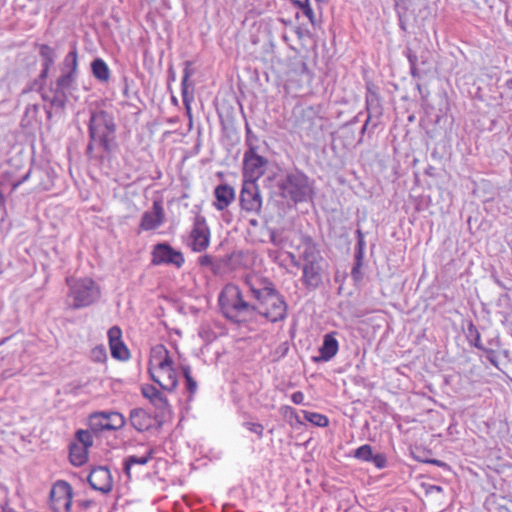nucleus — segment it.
<instances>
[{
	"label": "nucleus",
	"mask_w": 512,
	"mask_h": 512,
	"mask_svg": "<svg viewBox=\"0 0 512 512\" xmlns=\"http://www.w3.org/2000/svg\"><path fill=\"white\" fill-rule=\"evenodd\" d=\"M28 176H29V173H27V174L24 176L23 180L27 179V178H28Z\"/></svg>",
	"instance_id": "obj_49"
},
{
	"label": "nucleus",
	"mask_w": 512,
	"mask_h": 512,
	"mask_svg": "<svg viewBox=\"0 0 512 512\" xmlns=\"http://www.w3.org/2000/svg\"><path fill=\"white\" fill-rule=\"evenodd\" d=\"M142 395L150 400V402L159 409H166L168 407V401L163 397L161 392L153 385H144L141 388Z\"/></svg>",
	"instance_id": "obj_22"
},
{
	"label": "nucleus",
	"mask_w": 512,
	"mask_h": 512,
	"mask_svg": "<svg viewBox=\"0 0 512 512\" xmlns=\"http://www.w3.org/2000/svg\"><path fill=\"white\" fill-rule=\"evenodd\" d=\"M366 109L368 113L367 120L362 128L364 131L368 124H372L376 127L383 114V108L380 102V98L376 93L370 92L366 96Z\"/></svg>",
	"instance_id": "obj_15"
},
{
	"label": "nucleus",
	"mask_w": 512,
	"mask_h": 512,
	"mask_svg": "<svg viewBox=\"0 0 512 512\" xmlns=\"http://www.w3.org/2000/svg\"><path fill=\"white\" fill-rule=\"evenodd\" d=\"M126 419L119 412H95L89 417V427L95 432L118 430L124 427Z\"/></svg>",
	"instance_id": "obj_9"
},
{
	"label": "nucleus",
	"mask_w": 512,
	"mask_h": 512,
	"mask_svg": "<svg viewBox=\"0 0 512 512\" xmlns=\"http://www.w3.org/2000/svg\"><path fill=\"white\" fill-rule=\"evenodd\" d=\"M219 305L227 318H236L240 313L246 311L249 304L244 301L238 286L227 284L220 296Z\"/></svg>",
	"instance_id": "obj_4"
},
{
	"label": "nucleus",
	"mask_w": 512,
	"mask_h": 512,
	"mask_svg": "<svg viewBox=\"0 0 512 512\" xmlns=\"http://www.w3.org/2000/svg\"><path fill=\"white\" fill-rule=\"evenodd\" d=\"M88 482L94 490L108 493L113 488V478L107 467L99 466L91 470Z\"/></svg>",
	"instance_id": "obj_14"
},
{
	"label": "nucleus",
	"mask_w": 512,
	"mask_h": 512,
	"mask_svg": "<svg viewBox=\"0 0 512 512\" xmlns=\"http://www.w3.org/2000/svg\"><path fill=\"white\" fill-rule=\"evenodd\" d=\"M100 295L99 288L92 279L77 281L71 288L73 308H82L91 305Z\"/></svg>",
	"instance_id": "obj_6"
},
{
	"label": "nucleus",
	"mask_w": 512,
	"mask_h": 512,
	"mask_svg": "<svg viewBox=\"0 0 512 512\" xmlns=\"http://www.w3.org/2000/svg\"><path fill=\"white\" fill-rule=\"evenodd\" d=\"M467 329L468 335L471 338V344L477 349L484 350L481 334L477 327L472 322H470Z\"/></svg>",
	"instance_id": "obj_30"
},
{
	"label": "nucleus",
	"mask_w": 512,
	"mask_h": 512,
	"mask_svg": "<svg viewBox=\"0 0 512 512\" xmlns=\"http://www.w3.org/2000/svg\"><path fill=\"white\" fill-rule=\"evenodd\" d=\"M93 445V437L88 430H79L76 440L70 444L69 459L74 466H82L88 461L89 448Z\"/></svg>",
	"instance_id": "obj_8"
},
{
	"label": "nucleus",
	"mask_w": 512,
	"mask_h": 512,
	"mask_svg": "<svg viewBox=\"0 0 512 512\" xmlns=\"http://www.w3.org/2000/svg\"><path fill=\"white\" fill-rule=\"evenodd\" d=\"M151 457H152V450L147 451L146 454L142 455V456H136V455L129 456L125 460V463H124L125 473L130 477V471H131V468L133 465H135V464L145 465L148 463V461L151 459Z\"/></svg>",
	"instance_id": "obj_28"
},
{
	"label": "nucleus",
	"mask_w": 512,
	"mask_h": 512,
	"mask_svg": "<svg viewBox=\"0 0 512 512\" xmlns=\"http://www.w3.org/2000/svg\"><path fill=\"white\" fill-rule=\"evenodd\" d=\"M93 156H94V157H100V158H103V157H104V155H102V154H96V155H93Z\"/></svg>",
	"instance_id": "obj_48"
},
{
	"label": "nucleus",
	"mask_w": 512,
	"mask_h": 512,
	"mask_svg": "<svg viewBox=\"0 0 512 512\" xmlns=\"http://www.w3.org/2000/svg\"><path fill=\"white\" fill-rule=\"evenodd\" d=\"M292 1L299 6H303L304 3L308 2V0H292Z\"/></svg>",
	"instance_id": "obj_46"
},
{
	"label": "nucleus",
	"mask_w": 512,
	"mask_h": 512,
	"mask_svg": "<svg viewBox=\"0 0 512 512\" xmlns=\"http://www.w3.org/2000/svg\"><path fill=\"white\" fill-rule=\"evenodd\" d=\"M244 427L250 432L256 434L259 438L263 437L264 434V426L260 423L254 422H246L244 423Z\"/></svg>",
	"instance_id": "obj_35"
},
{
	"label": "nucleus",
	"mask_w": 512,
	"mask_h": 512,
	"mask_svg": "<svg viewBox=\"0 0 512 512\" xmlns=\"http://www.w3.org/2000/svg\"><path fill=\"white\" fill-rule=\"evenodd\" d=\"M182 374L185 378L186 389L189 392V394L192 396L197 391V383L191 375L190 368L188 366H183Z\"/></svg>",
	"instance_id": "obj_33"
},
{
	"label": "nucleus",
	"mask_w": 512,
	"mask_h": 512,
	"mask_svg": "<svg viewBox=\"0 0 512 512\" xmlns=\"http://www.w3.org/2000/svg\"><path fill=\"white\" fill-rule=\"evenodd\" d=\"M51 50L47 46L41 48V54L46 58L50 54Z\"/></svg>",
	"instance_id": "obj_43"
},
{
	"label": "nucleus",
	"mask_w": 512,
	"mask_h": 512,
	"mask_svg": "<svg viewBox=\"0 0 512 512\" xmlns=\"http://www.w3.org/2000/svg\"><path fill=\"white\" fill-rule=\"evenodd\" d=\"M64 85V75L59 76L57 79V88L55 94L51 98V110L57 112L64 108V92L62 90Z\"/></svg>",
	"instance_id": "obj_25"
},
{
	"label": "nucleus",
	"mask_w": 512,
	"mask_h": 512,
	"mask_svg": "<svg viewBox=\"0 0 512 512\" xmlns=\"http://www.w3.org/2000/svg\"><path fill=\"white\" fill-rule=\"evenodd\" d=\"M50 507L54 512L64 510V481H57L50 491Z\"/></svg>",
	"instance_id": "obj_21"
},
{
	"label": "nucleus",
	"mask_w": 512,
	"mask_h": 512,
	"mask_svg": "<svg viewBox=\"0 0 512 512\" xmlns=\"http://www.w3.org/2000/svg\"><path fill=\"white\" fill-rule=\"evenodd\" d=\"M214 195L215 202L213 205L218 211L228 208L235 199L234 189L227 184L218 185L214 190Z\"/></svg>",
	"instance_id": "obj_17"
},
{
	"label": "nucleus",
	"mask_w": 512,
	"mask_h": 512,
	"mask_svg": "<svg viewBox=\"0 0 512 512\" xmlns=\"http://www.w3.org/2000/svg\"><path fill=\"white\" fill-rule=\"evenodd\" d=\"M321 262L304 263L302 281L307 287L317 288L322 283Z\"/></svg>",
	"instance_id": "obj_16"
},
{
	"label": "nucleus",
	"mask_w": 512,
	"mask_h": 512,
	"mask_svg": "<svg viewBox=\"0 0 512 512\" xmlns=\"http://www.w3.org/2000/svg\"><path fill=\"white\" fill-rule=\"evenodd\" d=\"M285 189L295 202L306 201L313 194L308 178L299 172L290 174L287 177Z\"/></svg>",
	"instance_id": "obj_10"
},
{
	"label": "nucleus",
	"mask_w": 512,
	"mask_h": 512,
	"mask_svg": "<svg viewBox=\"0 0 512 512\" xmlns=\"http://www.w3.org/2000/svg\"><path fill=\"white\" fill-rule=\"evenodd\" d=\"M373 450L368 444L358 447L354 452V457L364 462H370L372 459Z\"/></svg>",
	"instance_id": "obj_31"
},
{
	"label": "nucleus",
	"mask_w": 512,
	"mask_h": 512,
	"mask_svg": "<svg viewBox=\"0 0 512 512\" xmlns=\"http://www.w3.org/2000/svg\"><path fill=\"white\" fill-rule=\"evenodd\" d=\"M358 232V235H359V241H358V244L360 246V250H362V245H363V237H362V233L360 230L357 231ZM361 266H362V251H359L358 255H357V263L356 265L353 267L352 269V277L356 280L360 279L361 278Z\"/></svg>",
	"instance_id": "obj_32"
},
{
	"label": "nucleus",
	"mask_w": 512,
	"mask_h": 512,
	"mask_svg": "<svg viewBox=\"0 0 512 512\" xmlns=\"http://www.w3.org/2000/svg\"><path fill=\"white\" fill-rule=\"evenodd\" d=\"M303 13L305 14V16H307L311 22H313V18H314V13H313V10L312 8L308 5V3H304L303 4Z\"/></svg>",
	"instance_id": "obj_42"
},
{
	"label": "nucleus",
	"mask_w": 512,
	"mask_h": 512,
	"mask_svg": "<svg viewBox=\"0 0 512 512\" xmlns=\"http://www.w3.org/2000/svg\"><path fill=\"white\" fill-rule=\"evenodd\" d=\"M191 76H192V71L188 66H186L184 69V73H183V77H182V81H181L184 102L186 101L188 80Z\"/></svg>",
	"instance_id": "obj_36"
},
{
	"label": "nucleus",
	"mask_w": 512,
	"mask_h": 512,
	"mask_svg": "<svg viewBox=\"0 0 512 512\" xmlns=\"http://www.w3.org/2000/svg\"><path fill=\"white\" fill-rule=\"evenodd\" d=\"M165 221V211L161 200L153 202L151 210L144 212L140 222V229L151 231L158 229Z\"/></svg>",
	"instance_id": "obj_12"
},
{
	"label": "nucleus",
	"mask_w": 512,
	"mask_h": 512,
	"mask_svg": "<svg viewBox=\"0 0 512 512\" xmlns=\"http://www.w3.org/2000/svg\"><path fill=\"white\" fill-rule=\"evenodd\" d=\"M255 297L259 300L257 307L259 313L271 322L283 320L287 315V305L283 297L273 289H265L263 292L254 290Z\"/></svg>",
	"instance_id": "obj_3"
},
{
	"label": "nucleus",
	"mask_w": 512,
	"mask_h": 512,
	"mask_svg": "<svg viewBox=\"0 0 512 512\" xmlns=\"http://www.w3.org/2000/svg\"><path fill=\"white\" fill-rule=\"evenodd\" d=\"M92 72L95 78L100 81H107L110 77V70L104 60L97 58L91 64Z\"/></svg>",
	"instance_id": "obj_26"
},
{
	"label": "nucleus",
	"mask_w": 512,
	"mask_h": 512,
	"mask_svg": "<svg viewBox=\"0 0 512 512\" xmlns=\"http://www.w3.org/2000/svg\"><path fill=\"white\" fill-rule=\"evenodd\" d=\"M65 488H66V496H70L71 490H72L71 486L68 483H66Z\"/></svg>",
	"instance_id": "obj_45"
},
{
	"label": "nucleus",
	"mask_w": 512,
	"mask_h": 512,
	"mask_svg": "<svg viewBox=\"0 0 512 512\" xmlns=\"http://www.w3.org/2000/svg\"><path fill=\"white\" fill-rule=\"evenodd\" d=\"M129 420L137 431H147L154 425V418L142 408H135L130 412Z\"/></svg>",
	"instance_id": "obj_18"
},
{
	"label": "nucleus",
	"mask_w": 512,
	"mask_h": 512,
	"mask_svg": "<svg viewBox=\"0 0 512 512\" xmlns=\"http://www.w3.org/2000/svg\"><path fill=\"white\" fill-rule=\"evenodd\" d=\"M151 263L153 265H172L180 269L185 263V257L179 250L174 249L168 243H158L151 251Z\"/></svg>",
	"instance_id": "obj_7"
},
{
	"label": "nucleus",
	"mask_w": 512,
	"mask_h": 512,
	"mask_svg": "<svg viewBox=\"0 0 512 512\" xmlns=\"http://www.w3.org/2000/svg\"><path fill=\"white\" fill-rule=\"evenodd\" d=\"M240 206L248 213L258 214L261 211L262 198L256 183H243L240 192Z\"/></svg>",
	"instance_id": "obj_11"
},
{
	"label": "nucleus",
	"mask_w": 512,
	"mask_h": 512,
	"mask_svg": "<svg viewBox=\"0 0 512 512\" xmlns=\"http://www.w3.org/2000/svg\"><path fill=\"white\" fill-rule=\"evenodd\" d=\"M280 412L285 418H288L289 420H294L296 423H299V424L302 423L296 410L294 408H292L291 406H288V405L282 406L280 408Z\"/></svg>",
	"instance_id": "obj_34"
},
{
	"label": "nucleus",
	"mask_w": 512,
	"mask_h": 512,
	"mask_svg": "<svg viewBox=\"0 0 512 512\" xmlns=\"http://www.w3.org/2000/svg\"><path fill=\"white\" fill-rule=\"evenodd\" d=\"M93 113L94 111H91L86 105H82V107L76 112L72 125L81 131V125H90V119Z\"/></svg>",
	"instance_id": "obj_27"
},
{
	"label": "nucleus",
	"mask_w": 512,
	"mask_h": 512,
	"mask_svg": "<svg viewBox=\"0 0 512 512\" xmlns=\"http://www.w3.org/2000/svg\"><path fill=\"white\" fill-rule=\"evenodd\" d=\"M108 340L111 356L119 361H127L130 358V351L122 340V330L113 326L108 330Z\"/></svg>",
	"instance_id": "obj_13"
},
{
	"label": "nucleus",
	"mask_w": 512,
	"mask_h": 512,
	"mask_svg": "<svg viewBox=\"0 0 512 512\" xmlns=\"http://www.w3.org/2000/svg\"><path fill=\"white\" fill-rule=\"evenodd\" d=\"M148 373L162 389L174 391L179 383L180 372L169 350L157 344L150 350Z\"/></svg>",
	"instance_id": "obj_1"
},
{
	"label": "nucleus",
	"mask_w": 512,
	"mask_h": 512,
	"mask_svg": "<svg viewBox=\"0 0 512 512\" xmlns=\"http://www.w3.org/2000/svg\"><path fill=\"white\" fill-rule=\"evenodd\" d=\"M93 355L97 360H102L106 358V352L103 347H97L93 350Z\"/></svg>",
	"instance_id": "obj_41"
},
{
	"label": "nucleus",
	"mask_w": 512,
	"mask_h": 512,
	"mask_svg": "<svg viewBox=\"0 0 512 512\" xmlns=\"http://www.w3.org/2000/svg\"><path fill=\"white\" fill-rule=\"evenodd\" d=\"M198 263L200 266L207 267L213 264V258L210 255H202L198 259Z\"/></svg>",
	"instance_id": "obj_38"
},
{
	"label": "nucleus",
	"mask_w": 512,
	"mask_h": 512,
	"mask_svg": "<svg viewBox=\"0 0 512 512\" xmlns=\"http://www.w3.org/2000/svg\"><path fill=\"white\" fill-rule=\"evenodd\" d=\"M304 398H305V396H304L303 392H301V391H296L291 395L292 402L297 405L302 404L304 401Z\"/></svg>",
	"instance_id": "obj_40"
},
{
	"label": "nucleus",
	"mask_w": 512,
	"mask_h": 512,
	"mask_svg": "<svg viewBox=\"0 0 512 512\" xmlns=\"http://www.w3.org/2000/svg\"><path fill=\"white\" fill-rule=\"evenodd\" d=\"M246 144L248 149L244 154L243 160H264L263 156L260 154L264 144L252 134L249 128H247Z\"/></svg>",
	"instance_id": "obj_19"
},
{
	"label": "nucleus",
	"mask_w": 512,
	"mask_h": 512,
	"mask_svg": "<svg viewBox=\"0 0 512 512\" xmlns=\"http://www.w3.org/2000/svg\"><path fill=\"white\" fill-rule=\"evenodd\" d=\"M338 350L339 343L335 338V332L326 334L323 339V344L319 349L321 360L329 361L338 353Z\"/></svg>",
	"instance_id": "obj_20"
},
{
	"label": "nucleus",
	"mask_w": 512,
	"mask_h": 512,
	"mask_svg": "<svg viewBox=\"0 0 512 512\" xmlns=\"http://www.w3.org/2000/svg\"><path fill=\"white\" fill-rule=\"evenodd\" d=\"M429 463H432L434 465H437V466H444V463L440 460H430Z\"/></svg>",
	"instance_id": "obj_44"
},
{
	"label": "nucleus",
	"mask_w": 512,
	"mask_h": 512,
	"mask_svg": "<svg viewBox=\"0 0 512 512\" xmlns=\"http://www.w3.org/2000/svg\"><path fill=\"white\" fill-rule=\"evenodd\" d=\"M266 163L267 162H244V182L256 183V181L264 174V165Z\"/></svg>",
	"instance_id": "obj_23"
},
{
	"label": "nucleus",
	"mask_w": 512,
	"mask_h": 512,
	"mask_svg": "<svg viewBox=\"0 0 512 512\" xmlns=\"http://www.w3.org/2000/svg\"><path fill=\"white\" fill-rule=\"evenodd\" d=\"M304 263L322 262L323 257L317 247V244L308 239L305 241L304 251L302 253Z\"/></svg>",
	"instance_id": "obj_24"
},
{
	"label": "nucleus",
	"mask_w": 512,
	"mask_h": 512,
	"mask_svg": "<svg viewBox=\"0 0 512 512\" xmlns=\"http://www.w3.org/2000/svg\"><path fill=\"white\" fill-rule=\"evenodd\" d=\"M211 231L206 219L197 215L194 218L191 230L188 235V246L194 252H203L210 245Z\"/></svg>",
	"instance_id": "obj_5"
},
{
	"label": "nucleus",
	"mask_w": 512,
	"mask_h": 512,
	"mask_svg": "<svg viewBox=\"0 0 512 512\" xmlns=\"http://www.w3.org/2000/svg\"><path fill=\"white\" fill-rule=\"evenodd\" d=\"M484 351L486 352L487 354V359L489 360V362L495 366L496 368H498V362L496 360V352L492 349H485L484 348Z\"/></svg>",
	"instance_id": "obj_39"
},
{
	"label": "nucleus",
	"mask_w": 512,
	"mask_h": 512,
	"mask_svg": "<svg viewBox=\"0 0 512 512\" xmlns=\"http://www.w3.org/2000/svg\"><path fill=\"white\" fill-rule=\"evenodd\" d=\"M90 144L88 151H110L115 143L116 125L113 116L104 111L97 110L91 115L89 125Z\"/></svg>",
	"instance_id": "obj_2"
},
{
	"label": "nucleus",
	"mask_w": 512,
	"mask_h": 512,
	"mask_svg": "<svg viewBox=\"0 0 512 512\" xmlns=\"http://www.w3.org/2000/svg\"><path fill=\"white\" fill-rule=\"evenodd\" d=\"M303 414L306 421L317 427H327L329 425L328 417L323 414L310 411H303Z\"/></svg>",
	"instance_id": "obj_29"
},
{
	"label": "nucleus",
	"mask_w": 512,
	"mask_h": 512,
	"mask_svg": "<svg viewBox=\"0 0 512 512\" xmlns=\"http://www.w3.org/2000/svg\"><path fill=\"white\" fill-rule=\"evenodd\" d=\"M3 202H4V197H3L2 193L0 192V206L2 205Z\"/></svg>",
	"instance_id": "obj_47"
},
{
	"label": "nucleus",
	"mask_w": 512,
	"mask_h": 512,
	"mask_svg": "<svg viewBox=\"0 0 512 512\" xmlns=\"http://www.w3.org/2000/svg\"><path fill=\"white\" fill-rule=\"evenodd\" d=\"M371 461L379 469H382V468L386 467V464H387L386 456L384 454H382V453H379V454H376V455H372Z\"/></svg>",
	"instance_id": "obj_37"
}]
</instances>
